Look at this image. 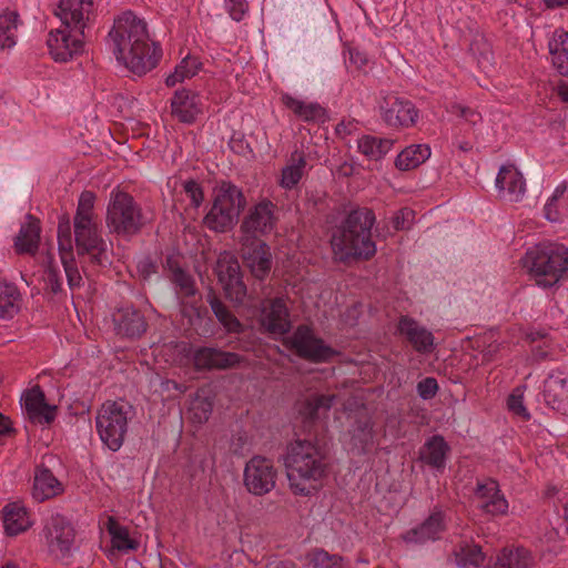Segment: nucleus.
I'll list each match as a JSON object with an SVG mask.
<instances>
[{
    "mask_svg": "<svg viewBox=\"0 0 568 568\" xmlns=\"http://www.w3.org/2000/svg\"><path fill=\"white\" fill-rule=\"evenodd\" d=\"M215 273L226 297L234 303H243L246 288L242 281L239 261L233 253L223 252L219 255Z\"/></svg>",
    "mask_w": 568,
    "mask_h": 568,
    "instance_id": "obj_13",
    "label": "nucleus"
},
{
    "mask_svg": "<svg viewBox=\"0 0 568 568\" xmlns=\"http://www.w3.org/2000/svg\"><path fill=\"white\" fill-rule=\"evenodd\" d=\"M138 271L144 278H148L151 274L155 272V265L151 263L149 260H143L139 262Z\"/></svg>",
    "mask_w": 568,
    "mask_h": 568,
    "instance_id": "obj_59",
    "label": "nucleus"
},
{
    "mask_svg": "<svg viewBox=\"0 0 568 568\" xmlns=\"http://www.w3.org/2000/svg\"><path fill=\"white\" fill-rule=\"evenodd\" d=\"M544 398L552 409L568 416V373L552 372L544 384Z\"/></svg>",
    "mask_w": 568,
    "mask_h": 568,
    "instance_id": "obj_24",
    "label": "nucleus"
},
{
    "mask_svg": "<svg viewBox=\"0 0 568 568\" xmlns=\"http://www.w3.org/2000/svg\"><path fill=\"white\" fill-rule=\"evenodd\" d=\"M375 215L371 210H356L349 213L344 225L337 229L332 236V248L335 256L341 260L349 257L368 258L376 252L372 241V226Z\"/></svg>",
    "mask_w": 568,
    "mask_h": 568,
    "instance_id": "obj_5",
    "label": "nucleus"
},
{
    "mask_svg": "<svg viewBox=\"0 0 568 568\" xmlns=\"http://www.w3.org/2000/svg\"><path fill=\"white\" fill-rule=\"evenodd\" d=\"M225 7L230 17L235 21L243 20L248 10L246 0H227Z\"/></svg>",
    "mask_w": 568,
    "mask_h": 568,
    "instance_id": "obj_55",
    "label": "nucleus"
},
{
    "mask_svg": "<svg viewBox=\"0 0 568 568\" xmlns=\"http://www.w3.org/2000/svg\"><path fill=\"white\" fill-rule=\"evenodd\" d=\"M21 294L18 287L0 277V320H11L20 311Z\"/></svg>",
    "mask_w": 568,
    "mask_h": 568,
    "instance_id": "obj_37",
    "label": "nucleus"
},
{
    "mask_svg": "<svg viewBox=\"0 0 568 568\" xmlns=\"http://www.w3.org/2000/svg\"><path fill=\"white\" fill-rule=\"evenodd\" d=\"M344 57L347 68L352 71H362L367 63L366 54L352 47L344 51Z\"/></svg>",
    "mask_w": 568,
    "mask_h": 568,
    "instance_id": "obj_53",
    "label": "nucleus"
},
{
    "mask_svg": "<svg viewBox=\"0 0 568 568\" xmlns=\"http://www.w3.org/2000/svg\"><path fill=\"white\" fill-rule=\"evenodd\" d=\"M210 304L215 316L227 332L233 333L241 331L242 324L227 311L221 301L216 297H212Z\"/></svg>",
    "mask_w": 568,
    "mask_h": 568,
    "instance_id": "obj_50",
    "label": "nucleus"
},
{
    "mask_svg": "<svg viewBox=\"0 0 568 568\" xmlns=\"http://www.w3.org/2000/svg\"><path fill=\"white\" fill-rule=\"evenodd\" d=\"M260 321L263 328L274 337L284 336L291 325L285 301L275 298L264 302L260 312Z\"/></svg>",
    "mask_w": 568,
    "mask_h": 568,
    "instance_id": "obj_21",
    "label": "nucleus"
},
{
    "mask_svg": "<svg viewBox=\"0 0 568 568\" xmlns=\"http://www.w3.org/2000/svg\"><path fill=\"white\" fill-rule=\"evenodd\" d=\"M341 558L335 555H329L328 552L316 549L310 554V562L315 568H338Z\"/></svg>",
    "mask_w": 568,
    "mask_h": 568,
    "instance_id": "obj_52",
    "label": "nucleus"
},
{
    "mask_svg": "<svg viewBox=\"0 0 568 568\" xmlns=\"http://www.w3.org/2000/svg\"><path fill=\"white\" fill-rule=\"evenodd\" d=\"M383 119L390 126H410L418 119L415 105L396 95H388L381 105Z\"/></svg>",
    "mask_w": 568,
    "mask_h": 568,
    "instance_id": "obj_22",
    "label": "nucleus"
},
{
    "mask_svg": "<svg viewBox=\"0 0 568 568\" xmlns=\"http://www.w3.org/2000/svg\"><path fill=\"white\" fill-rule=\"evenodd\" d=\"M334 397L328 396H314L305 404V407L301 410L306 422L313 423L321 418L322 413L333 406Z\"/></svg>",
    "mask_w": 568,
    "mask_h": 568,
    "instance_id": "obj_49",
    "label": "nucleus"
},
{
    "mask_svg": "<svg viewBox=\"0 0 568 568\" xmlns=\"http://www.w3.org/2000/svg\"><path fill=\"white\" fill-rule=\"evenodd\" d=\"M503 344L504 342L499 341V333L496 331L486 332L473 341V346L481 355L483 364L494 361Z\"/></svg>",
    "mask_w": 568,
    "mask_h": 568,
    "instance_id": "obj_45",
    "label": "nucleus"
},
{
    "mask_svg": "<svg viewBox=\"0 0 568 568\" xmlns=\"http://www.w3.org/2000/svg\"><path fill=\"white\" fill-rule=\"evenodd\" d=\"M438 389V385L435 378L427 377L420 381L417 385V392L424 399L433 398Z\"/></svg>",
    "mask_w": 568,
    "mask_h": 568,
    "instance_id": "obj_57",
    "label": "nucleus"
},
{
    "mask_svg": "<svg viewBox=\"0 0 568 568\" xmlns=\"http://www.w3.org/2000/svg\"><path fill=\"white\" fill-rule=\"evenodd\" d=\"M447 449V444L443 437L434 436L424 445L422 449V459L426 464L437 469H442L445 466Z\"/></svg>",
    "mask_w": 568,
    "mask_h": 568,
    "instance_id": "obj_43",
    "label": "nucleus"
},
{
    "mask_svg": "<svg viewBox=\"0 0 568 568\" xmlns=\"http://www.w3.org/2000/svg\"><path fill=\"white\" fill-rule=\"evenodd\" d=\"M44 535L51 554L60 559L69 556L74 532L71 524L63 516L52 515L45 524Z\"/></svg>",
    "mask_w": 568,
    "mask_h": 568,
    "instance_id": "obj_15",
    "label": "nucleus"
},
{
    "mask_svg": "<svg viewBox=\"0 0 568 568\" xmlns=\"http://www.w3.org/2000/svg\"><path fill=\"white\" fill-rule=\"evenodd\" d=\"M430 154L432 149L426 143L408 145L397 155L395 166L400 171L414 170L427 161Z\"/></svg>",
    "mask_w": 568,
    "mask_h": 568,
    "instance_id": "obj_35",
    "label": "nucleus"
},
{
    "mask_svg": "<svg viewBox=\"0 0 568 568\" xmlns=\"http://www.w3.org/2000/svg\"><path fill=\"white\" fill-rule=\"evenodd\" d=\"M456 111L458 112L460 118H463L466 122H469L473 125H476L477 122L481 120V115L469 108L457 105Z\"/></svg>",
    "mask_w": 568,
    "mask_h": 568,
    "instance_id": "obj_58",
    "label": "nucleus"
},
{
    "mask_svg": "<svg viewBox=\"0 0 568 568\" xmlns=\"http://www.w3.org/2000/svg\"><path fill=\"white\" fill-rule=\"evenodd\" d=\"M166 268L175 285L176 294L181 298L183 316L189 318L191 326H196L197 321L202 318L203 308L193 276L183 268L182 257L179 254L168 256Z\"/></svg>",
    "mask_w": 568,
    "mask_h": 568,
    "instance_id": "obj_8",
    "label": "nucleus"
},
{
    "mask_svg": "<svg viewBox=\"0 0 568 568\" xmlns=\"http://www.w3.org/2000/svg\"><path fill=\"white\" fill-rule=\"evenodd\" d=\"M21 406L34 424L49 425L55 419L57 405L49 403L38 386L31 387L22 394Z\"/></svg>",
    "mask_w": 568,
    "mask_h": 568,
    "instance_id": "obj_18",
    "label": "nucleus"
},
{
    "mask_svg": "<svg viewBox=\"0 0 568 568\" xmlns=\"http://www.w3.org/2000/svg\"><path fill=\"white\" fill-rule=\"evenodd\" d=\"M393 145L394 141L392 139L375 135H363L357 140L358 151L373 161L383 159L392 150Z\"/></svg>",
    "mask_w": 568,
    "mask_h": 568,
    "instance_id": "obj_40",
    "label": "nucleus"
},
{
    "mask_svg": "<svg viewBox=\"0 0 568 568\" xmlns=\"http://www.w3.org/2000/svg\"><path fill=\"white\" fill-rule=\"evenodd\" d=\"M414 217L415 214L412 210L402 209L393 217V226L396 231L406 230L412 225Z\"/></svg>",
    "mask_w": 568,
    "mask_h": 568,
    "instance_id": "obj_56",
    "label": "nucleus"
},
{
    "mask_svg": "<svg viewBox=\"0 0 568 568\" xmlns=\"http://www.w3.org/2000/svg\"><path fill=\"white\" fill-rule=\"evenodd\" d=\"M213 403L209 396L207 389H200L192 399L189 407L190 418L197 424H202L209 419L212 412Z\"/></svg>",
    "mask_w": 568,
    "mask_h": 568,
    "instance_id": "obj_46",
    "label": "nucleus"
},
{
    "mask_svg": "<svg viewBox=\"0 0 568 568\" xmlns=\"http://www.w3.org/2000/svg\"><path fill=\"white\" fill-rule=\"evenodd\" d=\"M347 418L354 420V429L351 437L352 450L358 453L371 452L377 444V439L372 420L366 414V409L363 408L355 414L349 412Z\"/></svg>",
    "mask_w": 568,
    "mask_h": 568,
    "instance_id": "obj_23",
    "label": "nucleus"
},
{
    "mask_svg": "<svg viewBox=\"0 0 568 568\" xmlns=\"http://www.w3.org/2000/svg\"><path fill=\"white\" fill-rule=\"evenodd\" d=\"M130 407L124 402H106L97 416V428L101 440L116 452L123 444Z\"/></svg>",
    "mask_w": 568,
    "mask_h": 568,
    "instance_id": "obj_9",
    "label": "nucleus"
},
{
    "mask_svg": "<svg viewBox=\"0 0 568 568\" xmlns=\"http://www.w3.org/2000/svg\"><path fill=\"white\" fill-rule=\"evenodd\" d=\"M103 527L108 531L114 549L123 552L138 549L139 541L131 536L125 527L121 526L112 517H109L106 521L103 523Z\"/></svg>",
    "mask_w": 568,
    "mask_h": 568,
    "instance_id": "obj_39",
    "label": "nucleus"
},
{
    "mask_svg": "<svg viewBox=\"0 0 568 568\" xmlns=\"http://www.w3.org/2000/svg\"><path fill=\"white\" fill-rule=\"evenodd\" d=\"M495 186L498 196L507 202H519L526 193V181L521 172L513 164L500 166Z\"/></svg>",
    "mask_w": 568,
    "mask_h": 568,
    "instance_id": "obj_20",
    "label": "nucleus"
},
{
    "mask_svg": "<svg viewBox=\"0 0 568 568\" xmlns=\"http://www.w3.org/2000/svg\"><path fill=\"white\" fill-rule=\"evenodd\" d=\"M204 112V103L199 92L190 89L176 90L171 99V113L180 122L194 123Z\"/></svg>",
    "mask_w": 568,
    "mask_h": 568,
    "instance_id": "obj_19",
    "label": "nucleus"
},
{
    "mask_svg": "<svg viewBox=\"0 0 568 568\" xmlns=\"http://www.w3.org/2000/svg\"><path fill=\"white\" fill-rule=\"evenodd\" d=\"M172 362L180 365H194L196 368H229L240 362V356L213 347L193 349L185 343L176 344Z\"/></svg>",
    "mask_w": 568,
    "mask_h": 568,
    "instance_id": "obj_11",
    "label": "nucleus"
},
{
    "mask_svg": "<svg viewBox=\"0 0 568 568\" xmlns=\"http://www.w3.org/2000/svg\"><path fill=\"white\" fill-rule=\"evenodd\" d=\"M109 45L116 61L139 77L153 70L162 55L160 45L150 38L146 22L131 11L115 18Z\"/></svg>",
    "mask_w": 568,
    "mask_h": 568,
    "instance_id": "obj_1",
    "label": "nucleus"
},
{
    "mask_svg": "<svg viewBox=\"0 0 568 568\" xmlns=\"http://www.w3.org/2000/svg\"><path fill=\"white\" fill-rule=\"evenodd\" d=\"M203 70V62L196 54L187 53L175 65L174 70L169 73L164 80L166 87L173 88L179 83L191 80Z\"/></svg>",
    "mask_w": 568,
    "mask_h": 568,
    "instance_id": "obj_32",
    "label": "nucleus"
},
{
    "mask_svg": "<svg viewBox=\"0 0 568 568\" xmlns=\"http://www.w3.org/2000/svg\"><path fill=\"white\" fill-rule=\"evenodd\" d=\"M445 528V514L434 511L419 527L404 534L403 539L407 544H419L437 539Z\"/></svg>",
    "mask_w": 568,
    "mask_h": 568,
    "instance_id": "obj_26",
    "label": "nucleus"
},
{
    "mask_svg": "<svg viewBox=\"0 0 568 568\" xmlns=\"http://www.w3.org/2000/svg\"><path fill=\"white\" fill-rule=\"evenodd\" d=\"M548 7H560L568 4V0H545Z\"/></svg>",
    "mask_w": 568,
    "mask_h": 568,
    "instance_id": "obj_64",
    "label": "nucleus"
},
{
    "mask_svg": "<svg viewBox=\"0 0 568 568\" xmlns=\"http://www.w3.org/2000/svg\"><path fill=\"white\" fill-rule=\"evenodd\" d=\"M398 331L408 338L418 352L429 353L433 349L434 338L432 333L419 326L414 320L403 316L398 323Z\"/></svg>",
    "mask_w": 568,
    "mask_h": 568,
    "instance_id": "obj_30",
    "label": "nucleus"
},
{
    "mask_svg": "<svg viewBox=\"0 0 568 568\" xmlns=\"http://www.w3.org/2000/svg\"><path fill=\"white\" fill-rule=\"evenodd\" d=\"M92 7V0H60L57 14L62 23L83 28Z\"/></svg>",
    "mask_w": 568,
    "mask_h": 568,
    "instance_id": "obj_27",
    "label": "nucleus"
},
{
    "mask_svg": "<svg viewBox=\"0 0 568 568\" xmlns=\"http://www.w3.org/2000/svg\"><path fill=\"white\" fill-rule=\"evenodd\" d=\"M557 91L561 100L568 102V82L560 83Z\"/></svg>",
    "mask_w": 568,
    "mask_h": 568,
    "instance_id": "obj_62",
    "label": "nucleus"
},
{
    "mask_svg": "<svg viewBox=\"0 0 568 568\" xmlns=\"http://www.w3.org/2000/svg\"><path fill=\"white\" fill-rule=\"evenodd\" d=\"M95 195L90 191L81 193L74 219L77 251L81 263L94 266L110 263L109 250L101 236L98 216L94 213Z\"/></svg>",
    "mask_w": 568,
    "mask_h": 568,
    "instance_id": "obj_4",
    "label": "nucleus"
},
{
    "mask_svg": "<svg viewBox=\"0 0 568 568\" xmlns=\"http://www.w3.org/2000/svg\"><path fill=\"white\" fill-rule=\"evenodd\" d=\"M2 520L7 535L17 536L28 530L32 520L23 504L19 501L9 503L2 510Z\"/></svg>",
    "mask_w": 568,
    "mask_h": 568,
    "instance_id": "obj_28",
    "label": "nucleus"
},
{
    "mask_svg": "<svg viewBox=\"0 0 568 568\" xmlns=\"http://www.w3.org/2000/svg\"><path fill=\"white\" fill-rule=\"evenodd\" d=\"M274 204L266 199L257 202L241 224V254L253 275L263 278L271 270L270 247L258 239L270 233L276 222Z\"/></svg>",
    "mask_w": 568,
    "mask_h": 568,
    "instance_id": "obj_2",
    "label": "nucleus"
},
{
    "mask_svg": "<svg viewBox=\"0 0 568 568\" xmlns=\"http://www.w3.org/2000/svg\"><path fill=\"white\" fill-rule=\"evenodd\" d=\"M455 558L458 566L464 568H478L485 561V554L479 545L473 540H462L455 549Z\"/></svg>",
    "mask_w": 568,
    "mask_h": 568,
    "instance_id": "obj_41",
    "label": "nucleus"
},
{
    "mask_svg": "<svg viewBox=\"0 0 568 568\" xmlns=\"http://www.w3.org/2000/svg\"><path fill=\"white\" fill-rule=\"evenodd\" d=\"M285 345L300 356L314 362H325L335 355L333 348L315 337L310 327L304 325L300 326L291 337L286 338Z\"/></svg>",
    "mask_w": 568,
    "mask_h": 568,
    "instance_id": "obj_14",
    "label": "nucleus"
},
{
    "mask_svg": "<svg viewBox=\"0 0 568 568\" xmlns=\"http://www.w3.org/2000/svg\"><path fill=\"white\" fill-rule=\"evenodd\" d=\"M47 44L54 61H70L84 51L83 28L62 23L49 33Z\"/></svg>",
    "mask_w": 568,
    "mask_h": 568,
    "instance_id": "obj_12",
    "label": "nucleus"
},
{
    "mask_svg": "<svg viewBox=\"0 0 568 568\" xmlns=\"http://www.w3.org/2000/svg\"><path fill=\"white\" fill-rule=\"evenodd\" d=\"M119 334L129 337L140 336L145 331V322L143 316L131 307L119 310L113 315Z\"/></svg>",
    "mask_w": 568,
    "mask_h": 568,
    "instance_id": "obj_34",
    "label": "nucleus"
},
{
    "mask_svg": "<svg viewBox=\"0 0 568 568\" xmlns=\"http://www.w3.org/2000/svg\"><path fill=\"white\" fill-rule=\"evenodd\" d=\"M525 389V386H517L513 389L507 398V408L515 416L527 419L529 418V413L524 405Z\"/></svg>",
    "mask_w": 568,
    "mask_h": 568,
    "instance_id": "obj_51",
    "label": "nucleus"
},
{
    "mask_svg": "<svg viewBox=\"0 0 568 568\" xmlns=\"http://www.w3.org/2000/svg\"><path fill=\"white\" fill-rule=\"evenodd\" d=\"M281 101L300 120L305 122H320L325 118L324 109L316 102H306L288 93H283Z\"/></svg>",
    "mask_w": 568,
    "mask_h": 568,
    "instance_id": "obj_31",
    "label": "nucleus"
},
{
    "mask_svg": "<svg viewBox=\"0 0 568 568\" xmlns=\"http://www.w3.org/2000/svg\"><path fill=\"white\" fill-rule=\"evenodd\" d=\"M18 16L14 11L0 14V49H11L16 45Z\"/></svg>",
    "mask_w": 568,
    "mask_h": 568,
    "instance_id": "obj_47",
    "label": "nucleus"
},
{
    "mask_svg": "<svg viewBox=\"0 0 568 568\" xmlns=\"http://www.w3.org/2000/svg\"><path fill=\"white\" fill-rule=\"evenodd\" d=\"M245 206L242 191L231 183H222L215 191L212 207L204 217L205 225L216 232L232 229Z\"/></svg>",
    "mask_w": 568,
    "mask_h": 568,
    "instance_id": "obj_7",
    "label": "nucleus"
},
{
    "mask_svg": "<svg viewBox=\"0 0 568 568\" xmlns=\"http://www.w3.org/2000/svg\"><path fill=\"white\" fill-rule=\"evenodd\" d=\"M524 267L538 285L549 287L568 277V247L558 243H540L527 250Z\"/></svg>",
    "mask_w": 568,
    "mask_h": 568,
    "instance_id": "obj_6",
    "label": "nucleus"
},
{
    "mask_svg": "<svg viewBox=\"0 0 568 568\" xmlns=\"http://www.w3.org/2000/svg\"><path fill=\"white\" fill-rule=\"evenodd\" d=\"M12 433V426L10 420L0 414V444L2 440Z\"/></svg>",
    "mask_w": 568,
    "mask_h": 568,
    "instance_id": "obj_60",
    "label": "nucleus"
},
{
    "mask_svg": "<svg viewBox=\"0 0 568 568\" xmlns=\"http://www.w3.org/2000/svg\"><path fill=\"white\" fill-rule=\"evenodd\" d=\"M290 487L296 495H311L321 486L325 473L324 455L307 440L292 443L284 457Z\"/></svg>",
    "mask_w": 568,
    "mask_h": 568,
    "instance_id": "obj_3",
    "label": "nucleus"
},
{
    "mask_svg": "<svg viewBox=\"0 0 568 568\" xmlns=\"http://www.w3.org/2000/svg\"><path fill=\"white\" fill-rule=\"evenodd\" d=\"M244 484L254 495H264L275 485V470L270 459L255 456L245 467Z\"/></svg>",
    "mask_w": 568,
    "mask_h": 568,
    "instance_id": "obj_16",
    "label": "nucleus"
},
{
    "mask_svg": "<svg viewBox=\"0 0 568 568\" xmlns=\"http://www.w3.org/2000/svg\"><path fill=\"white\" fill-rule=\"evenodd\" d=\"M475 503L478 508L489 515H503L508 510V501L500 493L497 481L493 479L478 483Z\"/></svg>",
    "mask_w": 568,
    "mask_h": 568,
    "instance_id": "obj_25",
    "label": "nucleus"
},
{
    "mask_svg": "<svg viewBox=\"0 0 568 568\" xmlns=\"http://www.w3.org/2000/svg\"><path fill=\"white\" fill-rule=\"evenodd\" d=\"M526 338L531 344V352L536 359H544L556 355L552 339L549 336L539 332H531L526 335Z\"/></svg>",
    "mask_w": 568,
    "mask_h": 568,
    "instance_id": "obj_48",
    "label": "nucleus"
},
{
    "mask_svg": "<svg viewBox=\"0 0 568 568\" xmlns=\"http://www.w3.org/2000/svg\"><path fill=\"white\" fill-rule=\"evenodd\" d=\"M305 159L302 153L294 152L283 168L280 184L282 187L291 190L297 185L305 172Z\"/></svg>",
    "mask_w": 568,
    "mask_h": 568,
    "instance_id": "obj_42",
    "label": "nucleus"
},
{
    "mask_svg": "<svg viewBox=\"0 0 568 568\" xmlns=\"http://www.w3.org/2000/svg\"><path fill=\"white\" fill-rule=\"evenodd\" d=\"M531 562V555L525 548L504 549L497 556L494 568H528Z\"/></svg>",
    "mask_w": 568,
    "mask_h": 568,
    "instance_id": "obj_44",
    "label": "nucleus"
},
{
    "mask_svg": "<svg viewBox=\"0 0 568 568\" xmlns=\"http://www.w3.org/2000/svg\"><path fill=\"white\" fill-rule=\"evenodd\" d=\"M566 183L558 184L544 206V215L551 223L568 222Z\"/></svg>",
    "mask_w": 568,
    "mask_h": 568,
    "instance_id": "obj_33",
    "label": "nucleus"
},
{
    "mask_svg": "<svg viewBox=\"0 0 568 568\" xmlns=\"http://www.w3.org/2000/svg\"><path fill=\"white\" fill-rule=\"evenodd\" d=\"M40 240V226L38 220L28 216L21 225L19 234L16 237L14 246L18 253L32 254L38 248Z\"/></svg>",
    "mask_w": 568,
    "mask_h": 568,
    "instance_id": "obj_38",
    "label": "nucleus"
},
{
    "mask_svg": "<svg viewBox=\"0 0 568 568\" xmlns=\"http://www.w3.org/2000/svg\"><path fill=\"white\" fill-rule=\"evenodd\" d=\"M63 485L48 468H37L34 473L32 496L38 501H43L60 495Z\"/></svg>",
    "mask_w": 568,
    "mask_h": 568,
    "instance_id": "obj_29",
    "label": "nucleus"
},
{
    "mask_svg": "<svg viewBox=\"0 0 568 568\" xmlns=\"http://www.w3.org/2000/svg\"><path fill=\"white\" fill-rule=\"evenodd\" d=\"M548 47L554 67L559 73L568 75V32L562 29L556 30Z\"/></svg>",
    "mask_w": 568,
    "mask_h": 568,
    "instance_id": "obj_36",
    "label": "nucleus"
},
{
    "mask_svg": "<svg viewBox=\"0 0 568 568\" xmlns=\"http://www.w3.org/2000/svg\"><path fill=\"white\" fill-rule=\"evenodd\" d=\"M162 387L164 390L170 392L171 389H174L176 393L182 394L186 390V386L179 384L174 381H165L162 383Z\"/></svg>",
    "mask_w": 568,
    "mask_h": 568,
    "instance_id": "obj_61",
    "label": "nucleus"
},
{
    "mask_svg": "<svg viewBox=\"0 0 568 568\" xmlns=\"http://www.w3.org/2000/svg\"><path fill=\"white\" fill-rule=\"evenodd\" d=\"M106 225L112 232L121 235H132L140 230L141 212L132 196L121 191L111 193Z\"/></svg>",
    "mask_w": 568,
    "mask_h": 568,
    "instance_id": "obj_10",
    "label": "nucleus"
},
{
    "mask_svg": "<svg viewBox=\"0 0 568 568\" xmlns=\"http://www.w3.org/2000/svg\"><path fill=\"white\" fill-rule=\"evenodd\" d=\"M295 261L300 263V258L297 257L296 253L287 257V265L284 266L287 273L294 272Z\"/></svg>",
    "mask_w": 568,
    "mask_h": 568,
    "instance_id": "obj_63",
    "label": "nucleus"
},
{
    "mask_svg": "<svg viewBox=\"0 0 568 568\" xmlns=\"http://www.w3.org/2000/svg\"><path fill=\"white\" fill-rule=\"evenodd\" d=\"M58 245L61 263L71 288L81 284L82 277L74 261L73 237L68 217H62L58 226Z\"/></svg>",
    "mask_w": 568,
    "mask_h": 568,
    "instance_id": "obj_17",
    "label": "nucleus"
},
{
    "mask_svg": "<svg viewBox=\"0 0 568 568\" xmlns=\"http://www.w3.org/2000/svg\"><path fill=\"white\" fill-rule=\"evenodd\" d=\"M185 195L194 210L200 207L203 202V191L201 186L193 180L186 181L182 185Z\"/></svg>",
    "mask_w": 568,
    "mask_h": 568,
    "instance_id": "obj_54",
    "label": "nucleus"
}]
</instances>
